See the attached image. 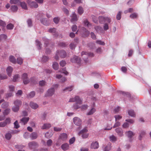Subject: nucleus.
<instances>
[{"mask_svg":"<svg viewBox=\"0 0 151 151\" xmlns=\"http://www.w3.org/2000/svg\"><path fill=\"white\" fill-rule=\"evenodd\" d=\"M69 102H76L73 106V108L76 109L80 108L81 107L80 105L82 103V99L78 96H76L74 98L70 99Z\"/></svg>","mask_w":151,"mask_h":151,"instance_id":"f257e3e1","label":"nucleus"},{"mask_svg":"<svg viewBox=\"0 0 151 151\" xmlns=\"http://www.w3.org/2000/svg\"><path fill=\"white\" fill-rule=\"evenodd\" d=\"M22 78L23 80V82L24 84H27L30 82L33 84H35L36 83L35 78H31L30 79V80H29L27 76V74L26 73H24L22 75Z\"/></svg>","mask_w":151,"mask_h":151,"instance_id":"f03ea898","label":"nucleus"},{"mask_svg":"<svg viewBox=\"0 0 151 151\" xmlns=\"http://www.w3.org/2000/svg\"><path fill=\"white\" fill-rule=\"evenodd\" d=\"M67 54L65 51L64 50H61L60 51H57L55 57V59L58 60L59 59V56L62 58H65Z\"/></svg>","mask_w":151,"mask_h":151,"instance_id":"7ed1b4c3","label":"nucleus"},{"mask_svg":"<svg viewBox=\"0 0 151 151\" xmlns=\"http://www.w3.org/2000/svg\"><path fill=\"white\" fill-rule=\"evenodd\" d=\"M70 61L72 63H76L78 65L81 64V60L80 58L76 56H74L70 59Z\"/></svg>","mask_w":151,"mask_h":151,"instance_id":"20e7f679","label":"nucleus"},{"mask_svg":"<svg viewBox=\"0 0 151 151\" xmlns=\"http://www.w3.org/2000/svg\"><path fill=\"white\" fill-rule=\"evenodd\" d=\"M55 90L54 88L52 87L48 89L46 93L45 96L46 97L52 96L55 93Z\"/></svg>","mask_w":151,"mask_h":151,"instance_id":"39448f33","label":"nucleus"},{"mask_svg":"<svg viewBox=\"0 0 151 151\" xmlns=\"http://www.w3.org/2000/svg\"><path fill=\"white\" fill-rule=\"evenodd\" d=\"M41 22L43 24L46 25H49L50 23V21L49 19H47L46 18H42L40 19Z\"/></svg>","mask_w":151,"mask_h":151,"instance_id":"423d86ee","label":"nucleus"},{"mask_svg":"<svg viewBox=\"0 0 151 151\" xmlns=\"http://www.w3.org/2000/svg\"><path fill=\"white\" fill-rule=\"evenodd\" d=\"M29 147L31 149H33L38 147L37 143L35 141H32L28 143Z\"/></svg>","mask_w":151,"mask_h":151,"instance_id":"0eeeda50","label":"nucleus"},{"mask_svg":"<svg viewBox=\"0 0 151 151\" xmlns=\"http://www.w3.org/2000/svg\"><path fill=\"white\" fill-rule=\"evenodd\" d=\"M73 121L75 125L79 126L81 123V120L78 117H75L73 119Z\"/></svg>","mask_w":151,"mask_h":151,"instance_id":"6e6552de","label":"nucleus"},{"mask_svg":"<svg viewBox=\"0 0 151 151\" xmlns=\"http://www.w3.org/2000/svg\"><path fill=\"white\" fill-rule=\"evenodd\" d=\"M99 147V143L97 141L92 142L90 146L91 148L93 149H97Z\"/></svg>","mask_w":151,"mask_h":151,"instance_id":"1a4fd4ad","label":"nucleus"},{"mask_svg":"<svg viewBox=\"0 0 151 151\" xmlns=\"http://www.w3.org/2000/svg\"><path fill=\"white\" fill-rule=\"evenodd\" d=\"M115 130L119 136L122 137L123 136V130L121 128L119 127L115 129Z\"/></svg>","mask_w":151,"mask_h":151,"instance_id":"9d476101","label":"nucleus"},{"mask_svg":"<svg viewBox=\"0 0 151 151\" xmlns=\"http://www.w3.org/2000/svg\"><path fill=\"white\" fill-rule=\"evenodd\" d=\"M48 32L53 34L55 37H57L58 35V33L56 32V29L55 28H51L49 29Z\"/></svg>","mask_w":151,"mask_h":151,"instance_id":"9b49d317","label":"nucleus"},{"mask_svg":"<svg viewBox=\"0 0 151 151\" xmlns=\"http://www.w3.org/2000/svg\"><path fill=\"white\" fill-rule=\"evenodd\" d=\"M125 135L129 138H131L134 135L133 133L131 131H129L125 132Z\"/></svg>","mask_w":151,"mask_h":151,"instance_id":"f8f14e48","label":"nucleus"},{"mask_svg":"<svg viewBox=\"0 0 151 151\" xmlns=\"http://www.w3.org/2000/svg\"><path fill=\"white\" fill-rule=\"evenodd\" d=\"M29 105L32 109H37L39 106L37 104L32 102H30Z\"/></svg>","mask_w":151,"mask_h":151,"instance_id":"ddd939ff","label":"nucleus"},{"mask_svg":"<svg viewBox=\"0 0 151 151\" xmlns=\"http://www.w3.org/2000/svg\"><path fill=\"white\" fill-rule=\"evenodd\" d=\"M29 117H24L20 119L21 122L23 123L24 124H26L29 121Z\"/></svg>","mask_w":151,"mask_h":151,"instance_id":"4468645a","label":"nucleus"},{"mask_svg":"<svg viewBox=\"0 0 151 151\" xmlns=\"http://www.w3.org/2000/svg\"><path fill=\"white\" fill-rule=\"evenodd\" d=\"M61 148L63 150H66L68 149L69 146L67 143L61 145Z\"/></svg>","mask_w":151,"mask_h":151,"instance_id":"2eb2a0df","label":"nucleus"},{"mask_svg":"<svg viewBox=\"0 0 151 151\" xmlns=\"http://www.w3.org/2000/svg\"><path fill=\"white\" fill-rule=\"evenodd\" d=\"M12 70V68L11 66H9L7 68L6 71L9 76H11Z\"/></svg>","mask_w":151,"mask_h":151,"instance_id":"dca6fc26","label":"nucleus"},{"mask_svg":"<svg viewBox=\"0 0 151 151\" xmlns=\"http://www.w3.org/2000/svg\"><path fill=\"white\" fill-rule=\"evenodd\" d=\"M78 19L76 15L74 13H73L72 16V18L71 19V21L72 22H74L76 21Z\"/></svg>","mask_w":151,"mask_h":151,"instance_id":"f3484780","label":"nucleus"},{"mask_svg":"<svg viewBox=\"0 0 151 151\" xmlns=\"http://www.w3.org/2000/svg\"><path fill=\"white\" fill-rule=\"evenodd\" d=\"M51 126V124L50 123H46L43 124L42 127V129H48Z\"/></svg>","mask_w":151,"mask_h":151,"instance_id":"a211bd4d","label":"nucleus"},{"mask_svg":"<svg viewBox=\"0 0 151 151\" xmlns=\"http://www.w3.org/2000/svg\"><path fill=\"white\" fill-rule=\"evenodd\" d=\"M145 134V132L144 131H141L139 134V139L141 140L142 139V137Z\"/></svg>","mask_w":151,"mask_h":151,"instance_id":"6ab92c4d","label":"nucleus"},{"mask_svg":"<svg viewBox=\"0 0 151 151\" xmlns=\"http://www.w3.org/2000/svg\"><path fill=\"white\" fill-rule=\"evenodd\" d=\"M37 133L33 132L31 133L30 135V137L33 140L36 139L37 137Z\"/></svg>","mask_w":151,"mask_h":151,"instance_id":"aec40b11","label":"nucleus"},{"mask_svg":"<svg viewBox=\"0 0 151 151\" xmlns=\"http://www.w3.org/2000/svg\"><path fill=\"white\" fill-rule=\"evenodd\" d=\"M85 26L90 27L92 26L91 24L88 22L87 19H85L83 22Z\"/></svg>","mask_w":151,"mask_h":151,"instance_id":"412c9836","label":"nucleus"},{"mask_svg":"<svg viewBox=\"0 0 151 151\" xmlns=\"http://www.w3.org/2000/svg\"><path fill=\"white\" fill-rule=\"evenodd\" d=\"M22 102L19 100H16L14 101V104L15 105L19 106L22 104Z\"/></svg>","mask_w":151,"mask_h":151,"instance_id":"4be33fe9","label":"nucleus"},{"mask_svg":"<svg viewBox=\"0 0 151 151\" xmlns=\"http://www.w3.org/2000/svg\"><path fill=\"white\" fill-rule=\"evenodd\" d=\"M30 6L32 7L37 8L38 7V5L35 2L32 1V3H29Z\"/></svg>","mask_w":151,"mask_h":151,"instance_id":"5701e85b","label":"nucleus"},{"mask_svg":"<svg viewBox=\"0 0 151 151\" xmlns=\"http://www.w3.org/2000/svg\"><path fill=\"white\" fill-rule=\"evenodd\" d=\"M87 55L88 56H94V54L93 53L91 52H83L81 53V55L83 56V55Z\"/></svg>","mask_w":151,"mask_h":151,"instance_id":"b1692460","label":"nucleus"},{"mask_svg":"<svg viewBox=\"0 0 151 151\" xmlns=\"http://www.w3.org/2000/svg\"><path fill=\"white\" fill-rule=\"evenodd\" d=\"M60 137L61 139L64 140L66 139L67 138V135L66 134L63 133L60 134Z\"/></svg>","mask_w":151,"mask_h":151,"instance_id":"393cba45","label":"nucleus"},{"mask_svg":"<svg viewBox=\"0 0 151 151\" xmlns=\"http://www.w3.org/2000/svg\"><path fill=\"white\" fill-rule=\"evenodd\" d=\"M128 113L129 115L131 116L134 117L135 116V113L131 109L129 110Z\"/></svg>","mask_w":151,"mask_h":151,"instance_id":"a878e982","label":"nucleus"},{"mask_svg":"<svg viewBox=\"0 0 151 151\" xmlns=\"http://www.w3.org/2000/svg\"><path fill=\"white\" fill-rule=\"evenodd\" d=\"M96 111V109L94 108H92L91 110L87 113V115H91L93 114Z\"/></svg>","mask_w":151,"mask_h":151,"instance_id":"bb28decb","label":"nucleus"},{"mask_svg":"<svg viewBox=\"0 0 151 151\" xmlns=\"http://www.w3.org/2000/svg\"><path fill=\"white\" fill-rule=\"evenodd\" d=\"M52 67L55 70H58L59 67L58 63L56 62H54L52 64Z\"/></svg>","mask_w":151,"mask_h":151,"instance_id":"cd10ccee","label":"nucleus"},{"mask_svg":"<svg viewBox=\"0 0 151 151\" xmlns=\"http://www.w3.org/2000/svg\"><path fill=\"white\" fill-rule=\"evenodd\" d=\"M9 60L12 63H15L16 62V60L13 56H10L9 57Z\"/></svg>","mask_w":151,"mask_h":151,"instance_id":"c85d7f7f","label":"nucleus"},{"mask_svg":"<svg viewBox=\"0 0 151 151\" xmlns=\"http://www.w3.org/2000/svg\"><path fill=\"white\" fill-rule=\"evenodd\" d=\"M19 106L15 105L12 107V109L13 111L17 112L19 111Z\"/></svg>","mask_w":151,"mask_h":151,"instance_id":"c756f323","label":"nucleus"},{"mask_svg":"<svg viewBox=\"0 0 151 151\" xmlns=\"http://www.w3.org/2000/svg\"><path fill=\"white\" fill-rule=\"evenodd\" d=\"M35 91H32L30 92L27 95L28 98H32L35 95Z\"/></svg>","mask_w":151,"mask_h":151,"instance_id":"7c9ffc66","label":"nucleus"},{"mask_svg":"<svg viewBox=\"0 0 151 151\" xmlns=\"http://www.w3.org/2000/svg\"><path fill=\"white\" fill-rule=\"evenodd\" d=\"M20 5L22 7L25 9H27V6L26 3L24 2H22L20 3Z\"/></svg>","mask_w":151,"mask_h":151,"instance_id":"2f4dec72","label":"nucleus"},{"mask_svg":"<svg viewBox=\"0 0 151 151\" xmlns=\"http://www.w3.org/2000/svg\"><path fill=\"white\" fill-rule=\"evenodd\" d=\"M12 10L13 12H16L18 10V7L16 5H12L11 7Z\"/></svg>","mask_w":151,"mask_h":151,"instance_id":"473e14b6","label":"nucleus"},{"mask_svg":"<svg viewBox=\"0 0 151 151\" xmlns=\"http://www.w3.org/2000/svg\"><path fill=\"white\" fill-rule=\"evenodd\" d=\"M111 148V144L109 143L108 145L105 147L104 151H109Z\"/></svg>","mask_w":151,"mask_h":151,"instance_id":"72a5a7b5","label":"nucleus"},{"mask_svg":"<svg viewBox=\"0 0 151 151\" xmlns=\"http://www.w3.org/2000/svg\"><path fill=\"white\" fill-rule=\"evenodd\" d=\"M96 30L98 32H101L103 30L102 27L99 26L95 27Z\"/></svg>","mask_w":151,"mask_h":151,"instance_id":"f704fd0d","label":"nucleus"},{"mask_svg":"<svg viewBox=\"0 0 151 151\" xmlns=\"http://www.w3.org/2000/svg\"><path fill=\"white\" fill-rule=\"evenodd\" d=\"M83 31L85 35L86 36H88L89 34V32L85 28L83 27Z\"/></svg>","mask_w":151,"mask_h":151,"instance_id":"c9c22d12","label":"nucleus"},{"mask_svg":"<svg viewBox=\"0 0 151 151\" xmlns=\"http://www.w3.org/2000/svg\"><path fill=\"white\" fill-rule=\"evenodd\" d=\"M5 136L6 138L8 140L10 139L12 137L11 134L9 133H6Z\"/></svg>","mask_w":151,"mask_h":151,"instance_id":"e433bc0d","label":"nucleus"},{"mask_svg":"<svg viewBox=\"0 0 151 151\" xmlns=\"http://www.w3.org/2000/svg\"><path fill=\"white\" fill-rule=\"evenodd\" d=\"M7 38L6 36L4 34L0 35V40H5Z\"/></svg>","mask_w":151,"mask_h":151,"instance_id":"4c0bfd02","label":"nucleus"},{"mask_svg":"<svg viewBox=\"0 0 151 151\" xmlns=\"http://www.w3.org/2000/svg\"><path fill=\"white\" fill-rule=\"evenodd\" d=\"M10 110L9 109L7 108L3 112V114L4 115H7L10 112Z\"/></svg>","mask_w":151,"mask_h":151,"instance_id":"58836bf2","label":"nucleus"},{"mask_svg":"<svg viewBox=\"0 0 151 151\" xmlns=\"http://www.w3.org/2000/svg\"><path fill=\"white\" fill-rule=\"evenodd\" d=\"M9 106V103L7 102H4L1 105V107L3 108H5Z\"/></svg>","mask_w":151,"mask_h":151,"instance_id":"ea45409f","label":"nucleus"},{"mask_svg":"<svg viewBox=\"0 0 151 151\" xmlns=\"http://www.w3.org/2000/svg\"><path fill=\"white\" fill-rule=\"evenodd\" d=\"M60 20V18L58 17H56L54 18L53 20L54 23L56 24H58Z\"/></svg>","mask_w":151,"mask_h":151,"instance_id":"a19ab883","label":"nucleus"},{"mask_svg":"<svg viewBox=\"0 0 151 151\" xmlns=\"http://www.w3.org/2000/svg\"><path fill=\"white\" fill-rule=\"evenodd\" d=\"M76 44L74 42H72L70 45V47L71 49L73 50L75 49Z\"/></svg>","mask_w":151,"mask_h":151,"instance_id":"79ce46f5","label":"nucleus"},{"mask_svg":"<svg viewBox=\"0 0 151 151\" xmlns=\"http://www.w3.org/2000/svg\"><path fill=\"white\" fill-rule=\"evenodd\" d=\"M99 20L100 22L102 23L104 22L105 17L103 16H100L99 17Z\"/></svg>","mask_w":151,"mask_h":151,"instance_id":"37998d69","label":"nucleus"},{"mask_svg":"<svg viewBox=\"0 0 151 151\" xmlns=\"http://www.w3.org/2000/svg\"><path fill=\"white\" fill-rule=\"evenodd\" d=\"M7 28L8 29H12L14 27V26L13 24H8L6 26Z\"/></svg>","mask_w":151,"mask_h":151,"instance_id":"c03bdc74","label":"nucleus"},{"mask_svg":"<svg viewBox=\"0 0 151 151\" xmlns=\"http://www.w3.org/2000/svg\"><path fill=\"white\" fill-rule=\"evenodd\" d=\"M110 139L111 141L113 142H114L116 140V137L113 135L110 137Z\"/></svg>","mask_w":151,"mask_h":151,"instance_id":"a18cd8bd","label":"nucleus"},{"mask_svg":"<svg viewBox=\"0 0 151 151\" xmlns=\"http://www.w3.org/2000/svg\"><path fill=\"white\" fill-rule=\"evenodd\" d=\"M10 2L11 4H16L19 2V0H10Z\"/></svg>","mask_w":151,"mask_h":151,"instance_id":"49530a36","label":"nucleus"},{"mask_svg":"<svg viewBox=\"0 0 151 151\" xmlns=\"http://www.w3.org/2000/svg\"><path fill=\"white\" fill-rule=\"evenodd\" d=\"M52 143V141L50 139L48 140L46 142V145L48 146H50Z\"/></svg>","mask_w":151,"mask_h":151,"instance_id":"de8ad7c7","label":"nucleus"},{"mask_svg":"<svg viewBox=\"0 0 151 151\" xmlns=\"http://www.w3.org/2000/svg\"><path fill=\"white\" fill-rule=\"evenodd\" d=\"M46 82L43 80L40 81L39 82V85L40 86H43L46 85Z\"/></svg>","mask_w":151,"mask_h":151,"instance_id":"09e8293b","label":"nucleus"},{"mask_svg":"<svg viewBox=\"0 0 151 151\" xmlns=\"http://www.w3.org/2000/svg\"><path fill=\"white\" fill-rule=\"evenodd\" d=\"M11 119L10 118L8 117L4 121L6 125L9 124L11 123Z\"/></svg>","mask_w":151,"mask_h":151,"instance_id":"8fccbe9b","label":"nucleus"},{"mask_svg":"<svg viewBox=\"0 0 151 151\" xmlns=\"http://www.w3.org/2000/svg\"><path fill=\"white\" fill-rule=\"evenodd\" d=\"M78 12L80 14H81L83 13V9L81 6H79L78 9Z\"/></svg>","mask_w":151,"mask_h":151,"instance_id":"3c124183","label":"nucleus"},{"mask_svg":"<svg viewBox=\"0 0 151 151\" xmlns=\"http://www.w3.org/2000/svg\"><path fill=\"white\" fill-rule=\"evenodd\" d=\"M49 59L46 56H43L42 58V61L43 62H45Z\"/></svg>","mask_w":151,"mask_h":151,"instance_id":"603ef678","label":"nucleus"},{"mask_svg":"<svg viewBox=\"0 0 151 151\" xmlns=\"http://www.w3.org/2000/svg\"><path fill=\"white\" fill-rule=\"evenodd\" d=\"M137 17V14L135 13H134L131 14L130 16V17L131 18L134 19L136 18Z\"/></svg>","mask_w":151,"mask_h":151,"instance_id":"864d4df0","label":"nucleus"},{"mask_svg":"<svg viewBox=\"0 0 151 151\" xmlns=\"http://www.w3.org/2000/svg\"><path fill=\"white\" fill-rule=\"evenodd\" d=\"M23 60L22 59L20 58L19 57L17 58V63L18 64L20 65L22 63Z\"/></svg>","mask_w":151,"mask_h":151,"instance_id":"5fc2aeb1","label":"nucleus"},{"mask_svg":"<svg viewBox=\"0 0 151 151\" xmlns=\"http://www.w3.org/2000/svg\"><path fill=\"white\" fill-rule=\"evenodd\" d=\"M14 128L16 129H17L19 127V125L17 121H16L14 123Z\"/></svg>","mask_w":151,"mask_h":151,"instance_id":"6e6d98bb","label":"nucleus"},{"mask_svg":"<svg viewBox=\"0 0 151 151\" xmlns=\"http://www.w3.org/2000/svg\"><path fill=\"white\" fill-rule=\"evenodd\" d=\"M63 11L66 14L68 15L69 13V11L68 10L66 9L65 7H64L62 8Z\"/></svg>","mask_w":151,"mask_h":151,"instance_id":"4d7b16f0","label":"nucleus"},{"mask_svg":"<svg viewBox=\"0 0 151 151\" xmlns=\"http://www.w3.org/2000/svg\"><path fill=\"white\" fill-rule=\"evenodd\" d=\"M96 42L99 45H104L105 44L104 42L100 40H97L96 41Z\"/></svg>","mask_w":151,"mask_h":151,"instance_id":"13d9d810","label":"nucleus"},{"mask_svg":"<svg viewBox=\"0 0 151 151\" xmlns=\"http://www.w3.org/2000/svg\"><path fill=\"white\" fill-rule=\"evenodd\" d=\"M87 131L88 130L84 128L79 132V134H80L83 133H86Z\"/></svg>","mask_w":151,"mask_h":151,"instance_id":"bf43d9fd","label":"nucleus"},{"mask_svg":"<svg viewBox=\"0 0 151 151\" xmlns=\"http://www.w3.org/2000/svg\"><path fill=\"white\" fill-rule=\"evenodd\" d=\"M73 89V86H71L70 87H66L65 89L63 90V91H65V90L68 91H71Z\"/></svg>","mask_w":151,"mask_h":151,"instance_id":"052dcab7","label":"nucleus"},{"mask_svg":"<svg viewBox=\"0 0 151 151\" xmlns=\"http://www.w3.org/2000/svg\"><path fill=\"white\" fill-rule=\"evenodd\" d=\"M121 13L122 12H121L119 11L117 14L116 16V18L117 19L119 20L121 19Z\"/></svg>","mask_w":151,"mask_h":151,"instance_id":"680f3d73","label":"nucleus"},{"mask_svg":"<svg viewBox=\"0 0 151 151\" xmlns=\"http://www.w3.org/2000/svg\"><path fill=\"white\" fill-rule=\"evenodd\" d=\"M7 76L4 74H0V78L1 79H4L6 78Z\"/></svg>","mask_w":151,"mask_h":151,"instance_id":"e2e57ef3","label":"nucleus"},{"mask_svg":"<svg viewBox=\"0 0 151 151\" xmlns=\"http://www.w3.org/2000/svg\"><path fill=\"white\" fill-rule=\"evenodd\" d=\"M82 134V137L83 138H87L88 136V134L87 133H84L81 134Z\"/></svg>","mask_w":151,"mask_h":151,"instance_id":"0e129e2a","label":"nucleus"},{"mask_svg":"<svg viewBox=\"0 0 151 151\" xmlns=\"http://www.w3.org/2000/svg\"><path fill=\"white\" fill-rule=\"evenodd\" d=\"M60 64L61 66L62 67H64L65 65L66 64V62L65 61L63 60L60 61Z\"/></svg>","mask_w":151,"mask_h":151,"instance_id":"69168bd1","label":"nucleus"},{"mask_svg":"<svg viewBox=\"0 0 151 151\" xmlns=\"http://www.w3.org/2000/svg\"><path fill=\"white\" fill-rule=\"evenodd\" d=\"M52 136L51 133H49V132H47L45 135V136L47 138H49Z\"/></svg>","mask_w":151,"mask_h":151,"instance_id":"338daca9","label":"nucleus"},{"mask_svg":"<svg viewBox=\"0 0 151 151\" xmlns=\"http://www.w3.org/2000/svg\"><path fill=\"white\" fill-rule=\"evenodd\" d=\"M27 23L28 24V26L29 27H30L32 26V21L31 19H28L27 21Z\"/></svg>","mask_w":151,"mask_h":151,"instance_id":"774afa93","label":"nucleus"}]
</instances>
